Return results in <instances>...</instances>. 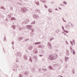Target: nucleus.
I'll use <instances>...</instances> for the list:
<instances>
[{
    "instance_id": "f257e3e1",
    "label": "nucleus",
    "mask_w": 77,
    "mask_h": 77,
    "mask_svg": "<svg viewBox=\"0 0 77 77\" xmlns=\"http://www.w3.org/2000/svg\"><path fill=\"white\" fill-rule=\"evenodd\" d=\"M71 25V23L70 22H69L68 23V24H66L65 25V27L66 29H69L70 28V26Z\"/></svg>"
},
{
    "instance_id": "f03ea898",
    "label": "nucleus",
    "mask_w": 77,
    "mask_h": 77,
    "mask_svg": "<svg viewBox=\"0 0 77 77\" xmlns=\"http://www.w3.org/2000/svg\"><path fill=\"white\" fill-rule=\"evenodd\" d=\"M52 10L51 9H49V12H52Z\"/></svg>"
},
{
    "instance_id": "7ed1b4c3",
    "label": "nucleus",
    "mask_w": 77,
    "mask_h": 77,
    "mask_svg": "<svg viewBox=\"0 0 77 77\" xmlns=\"http://www.w3.org/2000/svg\"><path fill=\"white\" fill-rule=\"evenodd\" d=\"M40 44V42H39L35 43V45H36L37 44Z\"/></svg>"
},
{
    "instance_id": "20e7f679",
    "label": "nucleus",
    "mask_w": 77,
    "mask_h": 77,
    "mask_svg": "<svg viewBox=\"0 0 77 77\" xmlns=\"http://www.w3.org/2000/svg\"><path fill=\"white\" fill-rule=\"evenodd\" d=\"M66 59H68V58L67 57H66V59H65V60L66 62Z\"/></svg>"
},
{
    "instance_id": "39448f33",
    "label": "nucleus",
    "mask_w": 77,
    "mask_h": 77,
    "mask_svg": "<svg viewBox=\"0 0 77 77\" xmlns=\"http://www.w3.org/2000/svg\"><path fill=\"white\" fill-rule=\"evenodd\" d=\"M63 3L64 4H65V5H66L67 4V3H66V2H63Z\"/></svg>"
},
{
    "instance_id": "423d86ee",
    "label": "nucleus",
    "mask_w": 77,
    "mask_h": 77,
    "mask_svg": "<svg viewBox=\"0 0 77 77\" xmlns=\"http://www.w3.org/2000/svg\"><path fill=\"white\" fill-rule=\"evenodd\" d=\"M64 32H66V33H68V32L66 30H64Z\"/></svg>"
},
{
    "instance_id": "0eeeda50",
    "label": "nucleus",
    "mask_w": 77,
    "mask_h": 77,
    "mask_svg": "<svg viewBox=\"0 0 77 77\" xmlns=\"http://www.w3.org/2000/svg\"><path fill=\"white\" fill-rule=\"evenodd\" d=\"M33 17H34V18H36V15H33Z\"/></svg>"
},
{
    "instance_id": "6e6552de",
    "label": "nucleus",
    "mask_w": 77,
    "mask_h": 77,
    "mask_svg": "<svg viewBox=\"0 0 77 77\" xmlns=\"http://www.w3.org/2000/svg\"><path fill=\"white\" fill-rule=\"evenodd\" d=\"M62 29L63 30H64V27H63V26L62 27Z\"/></svg>"
},
{
    "instance_id": "1a4fd4ad",
    "label": "nucleus",
    "mask_w": 77,
    "mask_h": 77,
    "mask_svg": "<svg viewBox=\"0 0 77 77\" xmlns=\"http://www.w3.org/2000/svg\"><path fill=\"white\" fill-rule=\"evenodd\" d=\"M51 60H54L55 59V58H53V57H52L51 58Z\"/></svg>"
},
{
    "instance_id": "9d476101",
    "label": "nucleus",
    "mask_w": 77,
    "mask_h": 77,
    "mask_svg": "<svg viewBox=\"0 0 77 77\" xmlns=\"http://www.w3.org/2000/svg\"><path fill=\"white\" fill-rule=\"evenodd\" d=\"M71 26H72V27H73V26H74V25H73V24H72V23H71Z\"/></svg>"
},
{
    "instance_id": "9b49d317",
    "label": "nucleus",
    "mask_w": 77,
    "mask_h": 77,
    "mask_svg": "<svg viewBox=\"0 0 77 77\" xmlns=\"http://www.w3.org/2000/svg\"><path fill=\"white\" fill-rule=\"evenodd\" d=\"M45 7L46 8H47V5H45Z\"/></svg>"
},
{
    "instance_id": "f8f14e48",
    "label": "nucleus",
    "mask_w": 77,
    "mask_h": 77,
    "mask_svg": "<svg viewBox=\"0 0 77 77\" xmlns=\"http://www.w3.org/2000/svg\"><path fill=\"white\" fill-rule=\"evenodd\" d=\"M13 20H15V18L14 17L13 18Z\"/></svg>"
},
{
    "instance_id": "ddd939ff",
    "label": "nucleus",
    "mask_w": 77,
    "mask_h": 77,
    "mask_svg": "<svg viewBox=\"0 0 77 77\" xmlns=\"http://www.w3.org/2000/svg\"><path fill=\"white\" fill-rule=\"evenodd\" d=\"M59 9H61V8H59Z\"/></svg>"
},
{
    "instance_id": "4468645a",
    "label": "nucleus",
    "mask_w": 77,
    "mask_h": 77,
    "mask_svg": "<svg viewBox=\"0 0 77 77\" xmlns=\"http://www.w3.org/2000/svg\"><path fill=\"white\" fill-rule=\"evenodd\" d=\"M72 45H73V44H72Z\"/></svg>"
}]
</instances>
